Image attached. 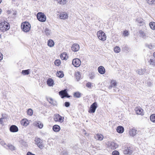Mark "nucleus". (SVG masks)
Listing matches in <instances>:
<instances>
[{
  "label": "nucleus",
  "mask_w": 155,
  "mask_h": 155,
  "mask_svg": "<svg viewBox=\"0 0 155 155\" xmlns=\"http://www.w3.org/2000/svg\"><path fill=\"white\" fill-rule=\"evenodd\" d=\"M114 51L116 53H118L120 51V49L119 47L116 46L114 49Z\"/></svg>",
  "instance_id": "58836bf2"
},
{
  "label": "nucleus",
  "mask_w": 155,
  "mask_h": 155,
  "mask_svg": "<svg viewBox=\"0 0 155 155\" xmlns=\"http://www.w3.org/2000/svg\"><path fill=\"white\" fill-rule=\"evenodd\" d=\"M53 130L55 132H58L60 130V127L58 125H55L53 126Z\"/></svg>",
  "instance_id": "393cba45"
},
{
  "label": "nucleus",
  "mask_w": 155,
  "mask_h": 155,
  "mask_svg": "<svg viewBox=\"0 0 155 155\" xmlns=\"http://www.w3.org/2000/svg\"><path fill=\"white\" fill-rule=\"evenodd\" d=\"M59 95L61 96V98H64V97L69 98L70 96L69 95L67 91V89H65L62 90L59 92Z\"/></svg>",
  "instance_id": "39448f33"
},
{
  "label": "nucleus",
  "mask_w": 155,
  "mask_h": 155,
  "mask_svg": "<svg viewBox=\"0 0 155 155\" xmlns=\"http://www.w3.org/2000/svg\"><path fill=\"white\" fill-rule=\"evenodd\" d=\"M147 2L149 5H155V0H147Z\"/></svg>",
  "instance_id": "2f4dec72"
},
{
  "label": "nucleus",
  "mask_w": 155,
  "mask_h": 155,
  "mask_svg": "<svg viewBox=\"0 0 155 155\" xmlns=\"http://www.w3.org/2000/svg\"><path fill=\"white\" fill-rule=\"evenodd\" d=\"M132 151L131 148L130 147H127L123 151V152L124 154H130L132 153Z\"/></svg>",
  "instance_id": "2eb2a0df"
},
{
  "label": "nucleus",
  "mask_w": 155,
  "mask_h": 155,
  "mask_svg": "<svg viewBox=\"0 0 155 155\" xmlns=\"http://www.w3.org/2000/svg\"><path fill=\"white\" fill-rule=\"evenodd\" d=\"M81 64L80 60L78 58H75L72 61V64L75 67H79L80 65Z\"/></svg>",
  "instance_id": "423d86ee"
},
{
  "label": "nucleus",
  "mask_w": 155,
  "mask_h": 155,
  "mask_svg": "<svg viewBox=\"0 0 155 155\" xmlns=\"http://www.w3.org/2000/svg\"><path fill=\"white\" fill-rule=\"evenodd\" d=\"M63 121V120L62 119V117H61L60 116V117H59V119H58V121L60 122H62Z\"/></svg>",
  "instance_id": "864d4df0"
},
{
  "label": "nucleus",
  "mask_w": 155,
  "mask_h": 155,
  "mask_svg": "<svg viewBox=\"0 0 155 155\" xmlns=\"http://www.w3.org/2000/svg\"><path fill=\"white\" fill-rule=\"evenodd\" d=\"M1 144L3 146L6 145V146L7 144L5 143L4 141L1 142Z\"/></svg>",
  "instance_id": "4d7b16f0"
},
{
  "label": "nucleus",
  "mask_w": 155,
  "mask_h": 155,
  "mask_svg": "<svg viewBox=\"0 0 155 155\" xmlns=\"http://www.w3.org/2000/svg\"><path fill=\"white\" fill-rule=\"evenodd\" d=\"M112 155H119V153L117 151L115 150L112 152Z\"/></svg>",
  "instance_id": "8fccbe9b"
},
{
  "label": "nucleus",
  "mask_w": 155,
  "mask_h": 155,
  "mask_svg": "<svg viewBox=\"0 0 155 155\" xmlns=\"http://www.w3.org/2000/svg\"><path fill=\"white\" fill-rule=\"evenodd\" d=\"M58 2L60 4H64L66 3V0H58Z\"/></svg>",
  "instance_id": "49530a36"
},
{
  "label": "nucleus",
  "mask_w": 155,
  "mask_h": 155,
  "mask_svg": "<svg viewBox=\"0 0 155 155\" xmlns=\"http://www.w3.org/2000/svg\"><path fill=\"white\" fill-rule=\"evenodd\" d=\"M74 95L76 97L79 98L81 97V94L79 92H76L74 93Z\"/></svg>",
  "instance_id": "a19ab883"
},
{
  "label": "nucleus",
  "mask_w": 155,
  "mask_h": 155,
  "mask_svg": "<svg viewBox=\"0 0 155 155\" xmlns=\"http://www.w3.org/2000/svg\"><path fill=\"white\" fill-rule=\"evenodd\" d=\"M67 54L66 53H64L60 55V57L62 60H66L67 59L66 56Z\"/></svg>",
  "instance_id": "473e14b6"
},
{
  "label": "nucleus",
  "mask_w": 155,
  "mask_h": 155,
  "mask_svg": "<svg viewBox=\"0 0 155 155\" xmlns=\"http://www.w3.org/2000/svg\"><path fill=\"white\" fill-rule=\"evenodd\" d=\"M75 76L77 81H79L81 79V73L79 72H76Z\"/></svg>",
  "instance_id": "bb28decb"
},
{
  "label": "nucleus",
  "mask_w": 155,
  "mask_h": 155,
  "mask_svg": "<svg viewBox=\"0 0 155 155\" xmlns=\"http://www.w3.org/2000/svg\"><path fill=\"white\" fill-rule=\"evenodd\" d=\"M117 132L119 133H122L124 131V128L122 126H118L117 127Z\"/></svg>",
  "instance_id": "a211bd4d"
},
{
  "label": "nucleus",
  "mask_w": 155,
  "mask_h": 155,
  "mask_svg": "<svg viewBox=\"0 0 155 155\" xmlns=\"http://www.w3.org/2000/svg\"><path fill=\"white\" fill-rule=\"evenodd\" d=\"M21 122L22 125L25 126H27L28 124V121L25 120H21Z\"/></svg>",
  "instance_id": "72a5a7b5"
},
{
  "label": "nucleus",
  "mask_w": 155,
  "mask_h": 155,
  "mask_svg": "<svg viewBox=\"0 0 155 155\" xmlns=\"http://www.w3.org/2000/svg\"><path fill=\"white\" fill-rule=\"evenodd\" d=\"M2 1V0H0V4L1 3Z\"/></svg>",
  "instance_id": "052dcab7"
},
{
  "label": "nucleus",
  "mask_w": 155,
  "mask_h": 155,
  "mask_svg": "<svg viewBox=\"0 0 155 155\" xmlns=\"http://www.w3.org/2000/svg\"><path fill=\"white\" fill-rule=\"evenodd\" d=\"M60 117V115L59 114H55L54 115V119L55 121H58V119Z\"/></svg>",
  "instance_id": "79ce46f5"
},
{
  "label": "nucleus",
  "mask_w": 155,
  "mask_h": 155,
  "mask_svg": "<svg viewBox=\"0 0 155 155\" xmlns=\"http://www.w3.org/2000/svg\"><path fill=\"white\" fill-rule=\"evenodd\" d=\"M150 120L154 123H155V114H153L150 117Z\"/></svg>",
  "instance_id": "c9c22d12"
},
{
  "label": "nucleus",
  "mask_w": 155,
  "mask_h": 155,
  "mask_svg": "<svg viewBox=\"0 0 155 155\" xmlns=\"http://www.w3.org/2000/svg\"><path fill=\"white\" fill-rule=\"evenodd\" d=\"M54 44V42L52 40L50 39L48 41V45L50 47H53Z\"/></svg>",
  "instance_id": "a878e982"
},
{
  "label": "nucleus",
  "mask_w": 155,
  "mask_h": 155,
  "mask_svg": "<svg viewBox=\"0 0 155 155\" xmlns=\"http://www.w3.org/2000/svg\"><path fill=\"white\" fill-rule=\"evenodd\" d=\"M60 18L62 19H65L68 18V16L67 13L64 12L61 13L59 15Z\"/></svg>",
  "instance_id": "ddd939ff"
},
{
  "label": "nucleus",
  "mask_w": 155,
  "mask_h": 155,
  "mask_svg": "<svg viewBox=\"0 0 155 155\" xmlns=\"http://www.w3.org/2000/svg\"><path fill=\"white\" fill-rule=\"evenodd\" d=\"M79 46L77 44H73L71 47V49L73 51L76 52L79 50Z\"/></svg>",
  "instance_id": "9d476101"
},
{
  "label": "nucleus",
  "mask_w": 155,
  "mask_h": 155,
  "mask_svg": "<svg viewBox=\"0 0 155 155\" xmlns=\"http://www.w3.org/2000/svg\"><path fill=\"white\" fill-rule=\"evenodd\" d=\"M86 86L87 87L91 88V84L90 82L87 83L86 84Z\"/></svg>",
  "instance_id": "3c124183"
},
{
  "label": "nucleus",
  "mask_w": 155,
  "mask_h": 155,
  "mask_svg": "<svg viewBox=\"0 0 155 155\" xmlns=\"http://www.w3.org/2000/svg\"><path fill=\"white\" fill-rule=\"evenodd\" d=\"M26 155H35V154L32 153L30 152H28L27 153Z\"/></svg>",
  "instance_id": "5fc2aeb1"
},
{
  "label": "nucleus",
  "mask_w": 155,
  "mask_h": 155,
  "mask_svg": "<svg viewBox=\"0 0 155 155\" xmlns=\"http://www.w3.org/2000/svg\"><path fill=\"white\" fill-rule=\"evenodd\" d=\"M108 145L109 148L113 150L116 149L118 147L117 144L113 142H108Z\"/></svg>",
  "instance_id": "6e6552de"
},
{
  "label": "nucleus",
  "mask_w": 155,
  "mask_h": 155,
  "mask_svg": "<svg viewBox=\"0 0 155 155\" xmlns=\"http://www.w3.org/2000/svg\"><path fill=\"white\" fill-rule=\"evenodd\" d=\"M2 117L0 119V123L1 124H3V121L7 117L6 116H4L3 114L2 115Z\"/></svg>",
  "instance_id": "4c0bfd02"
},
{
  "label": "nucleus",
  "mask_w": 155,
  "mask_h": 155,
  "mask_svg": "<svg viewBox=\"0 0 155 155\" xmlns=\"http://www.w3.org/2000/svg\"><path fill=\"white\" fill-rule=\"evenodd\" d=\"M129 35V33L128 31H127L125 30L124 31L123 33V35L125 37L128 36Z\"/></svg>",
  "instance_id": "de8ad7c7"
},
{
  "label": "nucleus",
  "mask_w": 155,
  "mask_h": 155,
  "mask_svg": "<svg viewBox=\"0 0 155 155\" xmlns=\"http://www.w3.org/2000/svg\"><path fill=\"white\" fill-rule=\"evenodd\" d=\"M48 101L50 103L53 105L54 106L56 105V102L54 101L50 97L48 98Z\"/></svg>",
  "instance_id": "cd10ccee"
},
{
  "label": "nucleus",
  "mask_w": 155,
  "mask_h": 155,
  "mask_svg": "<svg viewBox=\"0 0 155 155\" xmlns=\"http://www.w3.org/2000/svg\"><path fill=\"white\" fill-rule=\"evenodd\" d=\"M146 71V70L145 69H139L136 71V72L140 75L143 74Z\"/></svg>",
  "instance_id": "6ab92c4d"
},
{
  "label": "nucleus",
  "mask_w": 155,
  "mask_h": 155,
  "mask_svg": "<svg viewBox=\"0 0 155 155\" xmlns=\"http://www.w3.org/2000/svg\"><path fill=\"white\" fill-rule=\"evenodd\" d=\"M35 144H36L41 149H42L44 147V145L43 143V141L39 138H35Z\"/></svg>",
  "instance_id": "7ed1b4c3"
},
{
  "label": "nucleus",
  "mask_w": 155,
  "mask_h": 155,
  "mask_svg": "<svg viewBox=\"0 0 155 155\" xmlns=\"http://www.w3.org/2000/svg\"><path fill=\"white\" fill-rule=\"evenodd\" d=\"M136 21L138 23H139L140 24H142L143 23V19L140 18H138L137 19Z\"/></svg>",
  "instance_id": "c03bdc74"
},
{
  "label": "nucleus",
  "mask_w": 155,
  "mask_h": 155,
  "mask_svg": "<svg viewBox=\"0 0 155 155\" xmlns=\"http://www.w3.org/2000/svg\"><path fill=\"white\" fill-rule=\"evenodd\" d=\"M70 105V104L69 102H66L65 103V106L66 107H69Z\"/></svg>",
  "instance_id": "603ef678"
},
{
  "label": "nucleus",
  "mask_w": 155,
  "mask_h": 155,
  "mask_svg": "<svg viewBox=\"0 0 155 155\" xmlns=\"http://www.w3.org/2000/svg\"><path fill=\"white\" fill-rule=\"evenodd\" d=\"M148 62L150 64L152 65L153 66H155V59H151Z\"/></svg>",
  "instance_id": "c756f323"
},
{
  "label": "nucleus",
  "mask_w": 155,
  "mask_h": 155,
  "mask_svg": "<svg viewBox=\"0 0 155 155\" xmlns=\"http://www.w3.org/2000/svg\"><path fill=\"white\" fill-rule=\"evenodd\" d=\"M34 126L38 127L39 128H42L43 127V124L40 121H37L34 123Z\"/></svg>",
  "instance_id": "4468645a"
},
{
  "label": "nucleus",
  "mask_w": 155,
  "mask_h": 155,
  "mask_svg": "<svg viewBox=\"0 0 155 155\" xmlns=\"http://www.w3.org/2000/svg\"><path fill=\"white\" fill-rule=\"evenodd\" d=\"M1 11H2V10H1V9H0V14L1 13Z\"/></svg>",
  "instance_id": "bf43d9fd"
},
{
  "label": "nucleus",
  "mask_w": 155,
  "mask_h": 155,
  "mask_svg": "<svg viewBox=\"0 0 155 155\" xmlns=\"http://www.w3.org/2000/svg\"><path fill=\"white\" fill-rule=\"evenodd\" d=\"M97 36L98 38L102 41H104L106 39V36L105 33L102 31H99L97 32Z\"/></svg>",
  "instance_id": "f03ea898"
},
{
  "label": "nucleus",
  "mask_w": 155,
  "mask_h": 155,
  "mask_svg": "<svg viewBox=\"0 0 155 155\" xmlns=\"http://www.w3.org/2000/svg\"><path fill=\"white\" fill-rule=\"evenodd\" d=\"M110 84V85L108 87L109 89H111L112 87H115L117 84V82L115 80H111Z\"/></svg>",
  "instance_id": "aec40b11"
},
{
  "label": "nucleus",
  "mask_w": 155,
  "mask_h": 155,
  "mask_svg": "<svg viewBox=\"0 0 155 155\" xmlns=\"http://www.w3.org/2000/svg\"><path fill=\"white\" fill-rule=\"evenodd\" d=\"M97 107V103L96 102H94L91 105L90 111H89V112L91 113H94Z\"/></svg>",
  "instance_id": "0eeeda50"
},
{
  "label": "nucleus",
  "mask_w": 155,
  "mask_h": 155,
  "mask_svg": "<svg viewBox=\"0 0 155 155\" xmlns=\"http://www.w3.org/2000/svg\"><path fill=\"white\" fill-rule=\"evenodd\" d=\"M1 38V35L0 34V38Z\"/></svg>",
  "instance_id": "680f3d73"
},
{
  "label": "nucleus",
  "mask_w": 155,
  "mask_h": 155,
  "mask_svg": "<svg viewBox=\"0 0 155 155\" xmlns=\"http://www.w3.org/2000/svg\"><path fill=\"white\" fill-rule=\"evenodd\" d=\"M96 139L99 140H103V136L101 134H97L95 137Z\"/></svg>",
  "instance_id": "4be33fe9"
},
{
  "label": "nucleus",
  "mask_w": 155,
  "mask_h": 155,
  "mask_svg": "<svg viewBox=\"0 0 155 155\" xmlns=\"http://www.w3.org/2000/svg\"><path fill=\"white\" fill-rule=\"evenodd\" d=\"M54 63L56 66H58L61 64V61L59 60H56L54 61Z\"/></svg>",
  "instance_id": "37998d69"
},
{
  "label": "nucleus",
  "mask_w": 155,
  "mask_h": 155,
  "mask_svg": "<svg viewBox=\"0 0 155 155\" xmlns=\"http://www.w3.org/2000/svg\"><path fill=\"white\" fill-rule=\"evenodd\" d=\"M137 114L141 115L143 114V110L140 108L137 107L135 109Z\"/></svg>",
  "instance_id": "f3484780"
},
{
  "label": "nucleus",
  "mask_w": 155,
  "mask_h": 155,
  "mask_svg": "<svg viewBox=\"0 0 155 155\" xmlns=\"http://www.w3.org/2000/svg\"><path fill=\"white\" fill-rule=\"evenodd\" d=\"M150 26L153 30H155V22H151L150 23Z\"/></svg>",
  "instance_id": "f704fd0d"
},
{
  "label": "nucleus",
  "mask_w": 155,
  "mask_h": 155,
  "mask_svg": "<svg viewBox=\"0 0 155 155\" xmlns=\"http://www.w3.org/2000/svg\"><path fill=\"white\" fill-rule=\"evenodd\" d=\"M3 58V55L2 54L0 53V61L2 60Z\"/></svg>",
  "instance_id": "6e6d98bb"
},
{
  "label": "nucleus",
  "mask_w": 155,
  "mask_h": 155,
  "mask_svg": "<svg viewBox=\"0 0 155 155\" xmlns=\"http://www.w3.org/2000/svg\"><path fill=\"white\" fill-rule=\"evenodd\" d=\"M33 110L31 109H29L27 110V114L28 115L31 116L33 114Z\"/></svg>",
  "instance_id": "a18cd8bd"
},
{
  "label": "nucleus",
  "mask_w": 155,
  "mask_h": 155,
  "mask_svg": "<svg viewBox=\"0 0 155 155\" xmlns=\"http://www.w3.org/2000/svg\"><path fill=\"white\" fill-rule=\"evenodd\" d=\"M47 83L48 86H51L53 85L54 81L52 79L50 78L48 79Z\"/></svg>",
  "instance_id": "b1692460"
},
{
  "label": "nucleus",
  "mask_w": 155,
  "mask_h": 155,
  "mask_svg": "<svg viewBox=\"0 0 155 155\" xmlns=\"http://www.w3.org/2000/svg\"><path fill=\"white\" fill-rule=\"evenodd\" d=\"M6 146L8 147V149H9L11 150L12 151L15 150H16L15 147L10 143H8L6 145Z\"/></svg>",
  "instance_id": "412c9836"
},
{
  "label": "nucleus",
  "mask_w": 155,
  "mask_h": 155,
  "mask_svg": "<svg viewBox=\"0 0 155 155\" xmlns=\"http://www.w3.org/2000/svg\"><path fill=\"white\" fill-rule=\"evenodd\" d=\"M0 27H4L5 28L6 30H8L10 28L9 24L7 23L6 21H5L3 22H2L1 23L0 25Z\"/></svg>",
  "instance_id": "1a4fd4ad"
},
{
  "label": "nucleus",
  "mask_w": 155,
  "mask_h": 155,
  "mask_svg": "<svg viewBox=\"0 0 155 155\" xmlns=\"http://www.w3.org/2000/svg\"><path fill=\"white\" fill-rule=\"evenodd\" d=\"M89 76L90 79H92L95 77V74L94 72L90 73L89 74Z\"/></svg>",
  "instance_id": "ea45409f"
},
{
  "label": "nucleus",
  "mask_w": 155,
  "mask_h": 155,
  "mask_svg": "<svg viewBox=\"0 0 155 155\" xmlns=\"http://www.w3.org/2000/svg\"><path fill=\"white\" fill-rule=\"evenodd\" d=\"M22 30L25 32H28L31 27L30 24L28 22H25L22 23L21 25Z\"/></svg>",
  "instance_id": "f257e3e1"
},
{
  "label": "nucleus",
  "mask_w": 155,
  "mask_h": 155,
  "mask_svg": "<svg viewBox=\"0 0 155 155\" xmlns=\"http://www.w3.org/2000/svg\"><path fill=\"white\" fill-rule=\"evenodd\" d=\"M137 130L134 128H132L130 129L129 130V134L132 137L134 136L137 134Z\"/></svg>",
  "instance_id": "9b49d317"
},
{
  "label": "nucleus",
  "mask_w": 155,
  "mask_h": 155,
  "mask_svg": "<svg viewBox=\"0 0 155 155\" xmlns=\"http://www.w3.org/2000/svg\"><path fill=\"white\" fill-rule=\"evenodd\" d=\"M56 75L58 77L60 78L63 77L64 76L63 72L61 71H59L58 72Z\"/></svg>",
  "instance_id": "7c9ffc66"
},
{
  "label": "nucleus",
  "mask_w": 155,
  "mask_h": 155,
  "mask_svg": "<svg viewBox=\"0 0 155 155\" xmlns=\"http://www.w3.org/2000/svg\"><path fill=\"white\" fill-rule=\"evenodd\" d=\"M30 70L27 69L26 70H22V73L24 75H28L29 73Z\"/></svg>",
  "instance_id": "e433bc0d"
},
{
  "label": "nucleus",
  "mask_w": 155,
  "mask_h": 155,
  "mask_svg": "<svg viewBox=\"0 0 155 155\" xmlns=\"http://www.w3.org/2000/svg\"><path fill=\"white\" fill-rule=\"evenodd\" d=\"M9 130L11 132H16L18 131V129L16 125H12L10 127Z\"/></svg>",
  "instance_id": "f8f14e48"
},
{
  "label": "nucleus",
  "mask_w": 155,
  "mask_h": 155,
  "mask_svg": "<svg viewBox=\"0 0 155 155\" xmlns=\"http://www.w3.org/2000/svg\"><path fill=\"white\" fill-rule=\"evenodd\" d=\"M148 48L150 49H153L155 47V46L154 45L151 44L148 45Z\"/></svg>",
  "instance_id": "09e8293b"
},
{
  "label": "nucleus",
  "mask_w": 155,
  "mask_h": 155,
  "mask_svg": "<svg viewBox=\"0 0 155 155\" xmlns=\"http://www.w3.org/2000/svg\"><path fill=\"white\" fill-rule=\"evenodd\" d=\"M139 34H140V36L143 38L145 39L147 38V36L146 35V34L142 30H140L139 31Z\"/></svg>",
  "instance_id": "5701e85b"
},
{
  "label": "nucleus",
  "mask_w": 155,
  "mask_h": 155,
  "mask_svg": "<svg viewBox=\"0 0 155 155\" xmlns=\"http://www.w3.org/2000/svg\"><path fill=\"white\" fill-rule=\"evenodd\" d=\"M44 32L47 36L50 35L51 33V31L47 28H46L45 29Z\"/></svg>",
  "instance_id": "c85d7f7f"
},
{
  "label": "nucleus",
  "mask_w": 155,
  "mask_h": 155,
  "mask_svg": "<svg viewBox=\"0 0 155 155\" xmlns=\"http://www.w3.org/2000/svg\"><path fill=\"white\" fill-rule=\"evenodd\" d=\"M38 19L40 21L44 22L46 21V16L45 14L42 12H38L37 15Z\"/></svg>",
  "instance_id": "20e7f679"
},
{
  "label": "nucleus",
  "mask_w": 155,
  "mask_h": 155,
  "mask_svg": "<svg viewBox=\"0 0 155 155\" xmlns=\"http://www.w3.org/2000/svg\"><path fill=\"white\" fill-rule=\"evenodd\" d=\"M153 56L155 58V52L154 53H153Z\"/></svg>",
  "instance_id": "13d9d810"
},
{
  "label": "nucleus",
  "mask_w": 155,
  "mask_h": 155,
  "mask_svg": "<svg viewBox=\"0 0 155 155\" xmlns=\"http://www.w3.org/2000/svg\"><path fill=\"white\" fill-rule=\"evenodd\" d=\"M12 1L13 2H15V0H12Z\"/></svg>",
  "instance_id": "e2e57ef3"
},
{
  "label": "nucleus",
  "mask_w": 155,
  "mask_h": 155,
  "mask_svg": "<svg viewBox=\"0 0 155 155\" xmlns=\"http://www.w3.org/2000/svg\"><path fill=\"white\" fill-rule=\"evenodd\" d=\"M98 71L99 73L101 74H104L105 72V69L102 66H99L98 68Z\"/></svg>",
  "instance_id": "dca6fc26"
}]
</instances>
